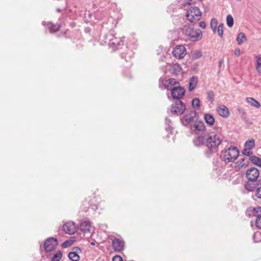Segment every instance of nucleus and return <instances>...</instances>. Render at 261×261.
<instances>
[{
	"label": "nucleus",
	"instance_id": "13",
	"mask_svg": "<svg viewBox=\"0 0 261 261\" xmlns=\"http://www.w3.org/2000/svg\"><path fill=\"white\" fill-rule=\"evenodd\" d=\"M106 39H109V44L111 47L113 48H118L119 46L123 44V42L121 40L116 37H114L111 34H108L106 36Z\"/></svg>",
	"mask_w": 261,
	"mask_h": 261
},
{
	"label": "nucleus",
	"instance_id": "3",
	"mask_svg": "<svg viewBox=\"0 0 261 261\" xmlns=\"http://www.w3.org/2000/svg\"><path fill=\"white\" fill-rule=\"evenodd\" d=\"M183 34L191 41H197L202 37V31L200 30H195L190 25H185L182 28Z\"/></svg>",
	"mask_w": 261,
	"mask_h": 261
},
{
	"label": "nucleus",
	"instance_id": "2",
	"mask_svg": "<svg viewBox=\"0 0 261 261\" xmlns=\"http://www.w3.org/2000/svg\"><path fill=\"white\" fill-rule=\"evenodd\" d=\"M239 151L236 147L230 146L225 150L222 151L220 159L225 163L233 162L238 157Z\"/></svg>",
	"mask_w": 261,
	"mask_h": 261
},
{
	"label": "nucleus",
	"instance_id": "51",
	"mask_svg": "<svg viewBox=\"0 0 261 261\" xmlns=\"http://www.w3.org/2000/svg\"><path fill=\"white\" fill-rule=\"evenodd\" d=\"M166 122H170V120L168 119V118H166Z\"/></svg>",
	"mask_w": 261,
	"mask_h": 261
},
{
	"label": "nucleus",
	"instance_id": "44",
	"mask_svg": "<svg viewBox=\"0 0 261 261\" xmlns=\"http://www.w3.org/2000/svg\"><path fill=\"white\" fill-rule=\"evenodd\" d=\"M251 210L252 208H250L246 211V215L249 218L253 216L252 213H251Z\"/></svg>",
	"mask_w": 261,
	"mask_h": 261
},
{
	"label": "nucleus",
	"instance_id": "14",
	"mask_svg": "<svg viewBox=\"0 0 261 261\" xmlns=\"http://www.w3.org/2000/svg\"><path fill=\"white\" fill-rule=\"evenodd\" d=\"M112 246L114 251L120 252L124 249V242L121 239L115 238L112 241Z\"/></svg>",
	"mask_w": 261,
	"mask_h": 261
},
{
	"label": "nucleus",
	"instance_id": "11",
	"mask_svg": "<svg viewBox=\"0 0 261 261\" xmlns=\"http://www.w3.org/2000/svg\"><path fill=\"white\" fill-rule=\"evenodd\" d=\"M259 174L258 170L255 167H252L247 170L246 173V176L249 181L256 182Z\"/></svg>",
	"mask_w": 261,
	"mask_h": 261
},
{
	"label": "nucleus",
	"instance_id": "4",
	"mask_svg": "<svg viewBox=\"0 0 261 261\" xmlns=\"http://www.w3.org/2000/svg\"><path fill=\"white\" fill-rule=\"evenodd\" d=\"M198 118V114L195 110H191L180 118L182 124L186 127H189Z\"/></svg>",
	"mask_w": 261,
	"mask_h": 261
},
{
	"label": "nucleus",
	"instance_id": "31",
	"mask_svg": "<svg viewBox=\"0 0 261 261\" xmlns=\"http://www.w3.org/2000/svg\"><path fill=\"white\" fill-rule=\"evenodd\" d=\"M192 106L194 109L198 110L200 108V100L198 98H194L192 101Z\"/></svg>",
	"mask_w": 261,
	"mask_h": 261
},
{
	"label": "nucleus",
	"instance_id": "46",
	"mask_svg": "<svg viewBox=\"0 0 261 261\" xmlns=\"http://www.w3.org/2000/svg\"><path fill=\"white\" fill-rule=\"evenodd\" d=\"M224 63V60L223 59H221L220 60H219V65H218V67H219V72H220V69H221V66L222 65V64H223Z\"/></svg>",
	"mask_w": 261,
	"mask_h": 261
},
{
	"label": "nucleus",
	"instance_id": "25",
	"mask_svg": "<svg viewBox=\"0 0 261 261\" xmlns=\"http://www.w3.org/2000/svg\"><path fill=\"white\" fill-rule=\"evenodd\" d=\"M204 118L206 123L210 126H212L214 124L215 122V118L212 114L210 113L204 114Z\"/></svg>",
	"mask_w": 261,
	"mask_h": 261
},
{
	"label": "nucleus",
	"instance_id": "53",
	"mask_svg": "<svg viewBox=\"0 0 261 261\" xmlns=\"http://www.w3.org/2000/svg\"><path fill=\"white\" fill-rule=\"evenodd\" d=\"M259 186H261V181H260V184H259Z\"/></svg>",
	"mask_w": 261,
	"mask_h": 261
},
{
	"label": "nucleus",
	"instance_id": "50",
	"mask_svg": "<svg viewBox=\"0 0 261 261\" xmlns=\"http://www.w3.org/2000/svg\"><path fill=\"white\" fill-rule=\"evenodd\" d=\"M57 11L58 12H60L61 11V10L60 9H59V8H58V9H57Z\"/></svg>",
	"mask_w": 261,
	"mask_h": 261
},
{
	"label": "nucleus",
	"instance_id": "37",
	"mask_svg": "<svg viewBox=\"0 0 261 261\" xmlns=\"http://www.w3.org/2000/svg\"><path fill=\"white\" fill-rule=\"evenodd\" d=\"M215 94L214 92L212 91H208L207 92V98L211 102H213L214 101Z\"/></svg>",
	"mask_w": 261,
	"mask_h": 261
},
{
	"label": "nucleus",
	"instance_id": "12",
	"mask_svg": "<svg viewBox=\"0 0 261 261\" xmlns=\"http://www.w3.org/2000/svg\"><path fill=\"white\" fill-rule=\"evenodd\" d=\"M186 49L183 45H179L175 47L172 51L174 57L179 59L184 58L186 55Z\"/></svg>",
	"mask_w": 261,
	"mask_h": 261
},
{
	"label": "nucleus",
	"instance_id": "20",
	"mask_svg": "<svg viewBox=\"0 0 261 261\" xmlns=\"http://www.w3.org/2000/svg\"><path fill=\"white\" fill-rule=\"evenodd\" d=\"M259 186V183L256 182L248 181L245 184V188L249 192H253Z\"/></svg>",
	"mask_w": 261,
	"mask_h": 261
},
{
	"label": "nucleus",
	"instance_id": "28",
	"mask_svg": "<svg viewBox=\"0 0 261 261\" xmlns=\"http://www.w3.org/2000/svg\"><path fill=\"white\" fill-rule=\"evenodd\" d=\"M236 40L238 44L240 45L244 41L246 40L247 39L245 34L244 33L241 32L238 35Z\"/></svg>",
	"mask_w": 261,
	"mask_h": 261
},
{
	"label": "nucleus",
	"instance_id": "8",
	"mask_svg": "<svg viewBox=\"0 0 261 261\" xmlns=\"http://www.w3.org/2000/svg\"><path fill=\"white\" fill-rule=\"evenodd\" d=\"M170 90L171 91V96L174 99L180 100V99L185 94V89L184 87L180 86L177 87H170Z\"/></svg>",
	"mask_w": 261,
	"mask_h": 261
},
{
	"label": "nucleus",
	"instance_id": "39",
	"mask_svg": "<svg viewBox=\"0 0 261 261\" xmlns=\"http://www.w3.org/2000/svg\"><path fill=\"white\" fill-rule=\"evenodd\" d=\"M242 153L243 154L248 156H251L250 155L252 154L253 152L252 151H251L249 149H247L246 148L244 147L243 150H242Z\"/></svg>",
	"mask_w": 261,
	"mask_h": 261
},
{
	"label": "nucleus",
	"instance_id": "30",
	"mask_svg": "<svg viewBox=\"0 0 261 261\" xmlns=\"http://www.w3.org/2000/svg\"><path fill=\"white\" fill-rule=\"evenodd\" d=\"M251 213H252L254 216H256L257 218H258L259 216H260V214L261 213V207L258 206L256 207L252 208Z\"/></svg>",
	"mask_w": 261,
	"mask_h": 261
},
{
	"label": "nucleus",
	"instance_id": "17",
	"mask_svg": "<svg viewBox=\"0 0 261 261\" xmlns=\"http://www.w3.org/2000/svg\"><path fill=\"white\" fill-rule=\"evenodd\" d=\"M80 229L85 234L91 236L92 233L91 224L89 221L82 222L80 225Z\"/></svg>",
	"mask_w": 261,
	"mask_h": 261
},
{
	"label": "nucleus",
	"instance_id": "7",
	"mask_svg": "<svg viewBox=\"0 0 261 261\" xmlns=\"http://www.w3.org/2000/svg\"><path fill=\"white\" fill-rule=\"evenodd\" d=\"M186 109L185 104L181 100H177L172 104L170 112L176 115L182 114Z\"/></svg>",
	"mask_w": 261,
	"mask_h": 261
},
{
	"label": "nucleus",
	"instance_id": "41",
	"mask_svg": "<svg viewBox=\"0 0 261 261\" xmlns=\"http://www.w3.org/2000/svg\"><path fill=\"white\" fill-rule=\"evenodd\" d=\"M202 56V52L200 50H196L194 54L193 57L195 59H198Z\"/></svg>",
	"mask_w": 261,
	"mask_h": 261
},
{
	"label": "nucleus",
	"instance_id": "36",
	"mask_svg": "<svg viewBox=\"0 0 261 261\" xmlns=\"http://www.w3.org/2000/svg\"><path fill=\"white\" fill-rule=\"evenodd\" d=\"M256 69L258 73H261V56L256 57Z\"/></svg>",
	"mask_w": 261,
	"mask_h": 261
},
{
	"label": "nucleus",
	"instance_id": "42",
	"mask_svg": "<svg viewBox=\"0 0 261 261\" xmlns=\"http://www.w3.org/2000/svg\"><path fill=\"white\" fill-rule=\"evenodd\" d=\"M255 225L256 226L261 229V217L259 216L258 218H257L256 221H255Z\"/></svg>",
	"mask_w": 261,
	"mask_h": 261
},
{
	"label": "nucleus",
	"instance_id": "5",
	"mask_svg": "<svg viewBox=\"0 0 261 261\" xmlns=\"http://www.w3.org/2000/svg\"><path fill=\"white\" fill-rule=\"evenodd\" d=\"M202 12L197 7H191L186 13L187 19L191 22H195L200 20Z\"/></svg>",
	"mask_w": 261,
	"mask_h": 261
},
{
	"label": "nucleus",
	"instance_id": "19",
	"mask_svg": "<svg viewBox=\"0 0 261 261\" xmlns=\"http://www.w3.org/2000/svg\"><path fill=\"white\" fill-rule=\"evenodd\" d=\"M217 111L221 116L227 118L229 115L228 109L224 105H220L217 108Z\"/></svg>",
	"mask_w": 261,
	"mask_h": 261
},
{
	"label": "nucleus",
	"instance_id": "55",
	"mask_svg": "<svg viewBox=\"0 0 261 261\" xmlns=\"http://www.w3.org/2000/svg\"><path fill=\"white\" fill-rule=\"evenodd\" d=\"M260 217H261V213H260Z\"/></svg>",
	"mask_w": 261,
	"mask_h": 261
},
{
	"label": "nucleus",
	"instance_id": "16",
	"mask_svg": "<svg viewBox=\"0 0 261 261\" xmlns=\"http://www.w3.org/2000/svg\"><path fill=\"white\" fill-rule=\"evenodd\" d=\"M82 253V250L79 247H74L72 251L68 253V256L72 261H79L80 260V256L79 253Z\"/></svg>",
	"mask_w": 261,
	"mask_h": 261
},
{
	"label": "nucleus",
	"instance_id": "9",
	"mask_svg": "<svg viewBox=\"0 0 261 261\" xmlns=\"http://www.w3.org/2000/svg\"><path fill=\"white\" fill-rule=\"evenodd\" d=\"M58 245L57 239L54 237H50L45 240L43 247L46 252H50L55 250Z\"/></svg>",
	"mask_w": 261,
	"mask_h": 261
},
{
	"label": "nucleus",
	"instance_id": "6",
	"mask_svg": "<svg viewBox=\"0 0 261 261\" xmlns=\"http://www.w3.org/2000/svg\"><path fill=\"white\" fill-rule=\"evenodd\" d=\"M179 83L174 79H169L165 81L164 78L161 77L159 80V87L161 89H166L170 90V87H177Z\"/></svg>",
	"mask_w": 261,
	"mask_h": 261
},
{
	"label": "nucleus",
	"instance_id": "49",
	"mask_svg": "<svg viewBox=\"0 0 261 261\" xmlns=\"http://www.w3.org/2000/svg\"><path fill=\"white\" fill-rule=\"evenodd\" d=\"M90 244L92 245V246H94L95 245V243L94 242H91L90 243Z\"/></svg>",
	"mask_w": 261,
	"mask_h": 261
},
{
	"label": "nucleus",
	"instance_id": "38",
	"mask_svg": "<svg viewBox=\"0 0 261 261\" xmlns=\"http://www.w3.org/2000/svg\"><path fill=\"white\" fill-rule=\"evenodd\" d=\"M223 25H224V24L223 23H220L218 25V27L217 32H218V34L219 36L220 37H223Z\"/></svg>",
	"mask_w": 261,
	"mask_h": 261
},
{
	"label": "nucleus",
	"instance_id": "45",
	"mask_svg": "<svg viewBox=\"0 0 261 261\" xmlns=\"http://www.w3.org/2000/svg\"><path fill=\"white\" fill-rule=\"evenodd\" d=\"M199 25L200 28L204 29L206 28V23L204 21H201L199 22Z\"/></svg>",
	"mask_w": 261,
	"mask_h": 261
},
{
	"label": "nucleus",
	"instance_id": "43",
	"mask_svg": "<svg viewBox=\"0 0 261 261\" xmlns=\"http://www.w3.org/2000/svg\"><path fill=\"white\" fill-rule=\"evenodd\" d=\"M112 261H123V259L120 256L116 255L113 257Z\"/></svg>",
	"mask_w": 261,
	"mask_h": 261
},
{
	"label": "nucleus",
	"instance_id": "48",
	"mask_svg": "<svg viewBox=\"0 0 261 261\" xmlns=\"http://www.w3.org/2000/svg\"><path fill=\"white\" fill-rule=\"evenodd\" d=\"M188 2H186V3L184 4V6H186V5H191L193 4L192 1L193 0H187Z\"/></svg>",
	"mask_w": 261,
	"mask_h": 261
},
{
	"label": "nucleus",
	"instance_id": "15",
	"mask_svg": "<svg viewBox=\"0 0 261 261\" xmlns=\"http://www.w3.org/2000/svg\"><path fill=\"white\" fill-rule=\"evenodd\" d=\"M63 230L69 234H73L76 231V227L73 222H68L65 223L63 226Z\"/></svg>",
	"mask_w": 261,
	"mask_h": 261
},
{
	"label": "nucleus",
	"instance_id": "1",
	"mask_svg": "<svg viewBox=\"0 0 261 261\" xmlns=\"http://www.w3.org/2000/svg\"><path fill=\"white\" fill-rule=\"evenodd\" d=\"M222 139L219 134H209L203 133L193 139L194 144L198 147L203 146L204 156L207 158H212L218 150V147L221 144Z\"/></svg>",
	"mask_w": 261,
	"mask_h": 261
},
{
	"label": "nucleus",
	"instance_id": "21",
	"mask_svg": "<svg viewBox=\"0 0 261 261\" xmlns=\"http://www.w3.org/2000/svg\"><path fill=\"white\" fill-rule=\"evenodd\" d=\"M133 55L134 53L132 50L127 49L126 52L121 54V58L124 59L126 62H130Z\"/></svg>",
	"mask_w": 261,
	"mask_h": 261
},
{
	"label": "nucleus",
	"instance_id": "33",
	"mask_svg": "<svg viewBox=\"0 0 261 261\" xmlns=\"http://www.w3.org/2000/svg\"><path fill=\"white\" fill-rule=\"evenodd\" d=\"M218 25V22L216 19L215 18H212L211 21L210 25L211 28L214 32V33H215L217 30Z\"/></svg>",
	"mask_w": 261,
	"mask_h": 261
},
{
	"label": "nucleus",
	"instance_id": "34",
	"mask_svg": "<svg viewBox=\"0 0 261 261\" xmlns=\"http://www.w3.org/2000/svg\"><path fill=\"white\" fill-rule=\"evenodd\" d=\"M239 162V164L238 166L240 168L242 167H246L249 163V161L247 160L245 158H243L241 159Z\"/></svg>",
	"mask_w": 261,
	"mask_h": 261
},
{
	"label": "nucleus",
	"instance_id": "23",
	"mask_svg": "<svg viewBox=\"0 0 261 261\" xmlns=\"http://www.w3.org/2000/svg\"><path fill=\"white\" fill-rule=\"evenodd\" d=\"M198 80L195 76H192L189 81V90L190 91H193L197 85Z\"/></svg>",
	"mask_w": 261,
	"mask_h": 261
},
{
	"label": "nucleus",
	"instance_id": "22",
	"mask_svg": "<svg viewBox=\"0 0 261 261\" xmlns=\"http://www.w3.org/2000/svg\"><path fill=\"white\" fill-rule=\"evenodd\" d=\"M46 27L50 33H54L59 30L60 25L58 24H54L51 22H47Z\"/></svg>",
	"mask_w": 261,
	"mask_h": 261
},
{
	"label": "nucleus",
	"instance_id": "32",
	"mask_svg": "<svg viewBox=\"0 0 261 261\" xmlns=\"http://www.w3.org/2000/svg\"><path fill=\"white\" fill-rule=\"evenodd\" d=\"M62 257V252L59 250L54 254L51 258V261H59Z\"/></svg>",
	"mask_w": 261,
	"mask_h": 261
},
{
	"label": "nucleus",
	"instance_id": "54",
	"mask_svg": "<svg viewBox=\"0 0 261 261\" xmlns=\"http://www.w3.org/2000/svg\"><path fill=\"white\" fill-rule=\"evenodd\" d=\"M199 1H202V0H198Z\"/></svg>",
	"mask_w": 261,
	"mask_h": 261
},
{
	"label": "nucleus",
	"instance_id": "18",
	"mask_svg": "<svg viewBox=\"0 0 261 261\" xmlns=\"http://www.w3.org/2000/svg\"><path fill=\"white\" fill-rule=\"evenodd\" d=\"M169 71L172 75H178L181 73L182 68L178 64H172L170 66Z\"/></svg>",
	"mask_w": 261,
	"mask_h": 261
},
{
	"label": "nucleus",
	"instance_id": "26",
	"mask_svg": "<svg viewBox=\"0 0 261 261\" xmlns=\"http://www.w3.org/2000/svg\"><path fill=\"white\" fill-rule=\"evenodd\" d=\"M255 146V143L254 139L246 141L244 144V147L250 150L254 148Z\"/></svg>",
	"mask_w": 261,
	"mask_h": 261
},
{
	"label": "nucleus",
	"instance_id": "52",
	"mask_svg": "<svg viewBox=\"0 0 261 261\" xmlns=\"http://www.w3.org/2000/svg\"><path fill=\"white\" fill-rule=\"evenodd\" d=\"M42 23L43 25H45V23H46V22H42Z\"/></svg>",
	"mask_w": 261,
	"mask_h": 261
},
{
	"label": "nucleus",
	"instance_id": "29",
	"mask_svg": "<svg viewBox=\"0 0 261 261\" xmlns=\"http://www.w3.org/2000/svg\"><path fill=\"white\" fill-rule=\"evenodd\" d=\"M248 103H250L252 106L256 108H259L260 104L256 100L251 97H248L246 99Z\"/></svg>",
	"mask_w": 261,
	"mask_h": 261
},
{
	"label": "nucleus",
	"instance_id": "40",
	"mask_svg": "<svg viewBox=\"0 0 261 261\" xmlns=\"http://www.w3.org/2000/svg\"><path fill=\"white\" fill-rule=\"evenodd\" d=\"M72 244V242L70 240H67L63 243L62 244V247L63 248H66L67 247H70Z\"/></svg>",
	"mask_w": 261,
	"mask_h": 261
},
{
	"label": "nucleus",
	"instance_id": "35",
	"mask_svg": "<svg viewBox=\"0 0 261 261\" xmlns=\"http://www.w3.org/2000/svg\"><path fill=\"white\" fill-rule=\"evenodd\" d=\"M226 23L229 28H231L233 25V18L230 14L227 15L226 17Z\"/></svg>",
	"mask_w": 261,
	"mask_h": 261
},
{
	"label": "nucleus",
	"instance_id": "10",
	"mask_svg": "<svg viewBox=\"0 0 261 261\" xmlns=\"http://www.w3.org/2000/svg\"><path fill=\"white\" fill-rule=\"evenodd\" d=\"M192 132L196 134L202 132L205 128V125L203 121L196 120L195 121L188 127Z\"/></svg>",
	"mask_w": 261,
	"mask_h": 261
},
{
	"label": "nucleus",
	"instance_id": "27",
	"mask_svg": "<svg viewBox=\"0 0 261 261\" xmlns=\"http://www.w3.org/2000/svg\"><path fill=\"white\" fill-rule=\"evenodd\" d=\"M252 164L261 167V159L255 155L251 156L249 158Z\"/></svg>",
	"mask_w": 261,
	"mask_h": 261
},
{
	"label": "nucleus",
	"instance_id": "47",
	"mask_svg": "<svg viewBox=\"0 0 261 261\" xmlns=\"http://www.w3.org/2000/svg\"><path fill=\"white\" fill-rule=\"evenodd\" d=\"M234 54L237 56H239L240 55V50L239 48L236 49L234 51Z\"/></svg>",
	"mask_w": 261,
	"mask_h": 261
},
{
	"label": "nucleus",
	"instance_id": "24",
	"mask_svg": "<svg viewBox=\"0 0 261 261\" xmlns=\"http://www.w3.org/2000/svg\"><path fill=\"white\" fill-rule=\"evenodd\" d=\"M252 198L255 201H257V199H258L259 201L257 202L261 205V186H258L256 189L255 194L252 195Z\"/></svg>",
	"mask_w": 261,
	"mask_h": 261
}]
</instances>
